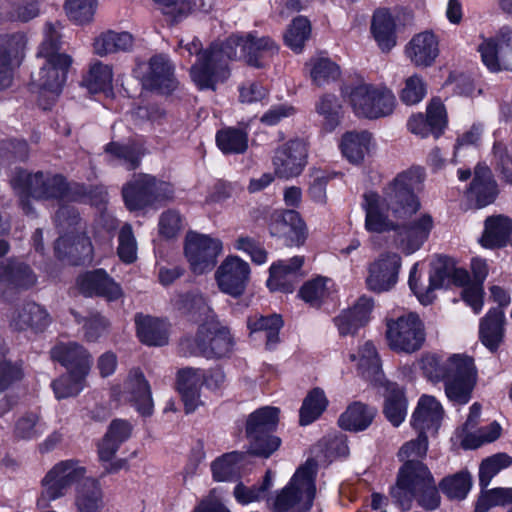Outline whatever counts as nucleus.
Wrapping results in <instances>:
<instances>
[{
	"mask_svg": "<svg viewBox=\"0 0 512 512\" xmlns=\"http://www.w3.org/2000/svg\"><path fill=\"white\" fill-rule=\"evenodd\" d=\"M373 145L372 136L367 131H351L342 136L340 148L343 156L351 163L363 161Z\"/></svg>",
	"mask_w": 512,
	"mask_h": 512,
	"instance_id": "38",
	"label": "nucleus"
},
{
	"mask_svg": "<svg viewBox=\"0 0 512 512\" xmlns=\"http://www.w3.org/2000/svg\"><path fill=\"white\" fill-rule=\"evenodd\" d=\"M135 74L144 87L160 93H169L177 85L173 76V67L164 55H155L147 63L138 64Z\"/></svg>",
	"mask_w": 512,
	"mask_h": 512,
	"instance_id": "19",
	"label": "nucleus"
},
{
	"mask_svg": "<svg viewBox=\"0 0 512 512\" xmlns=\"http://www.w3.org/2000/svg\"><path fill=\"white\" fill-rule=\"evenodd\" d=\"M106 152L119 160L127 169H134L138 166L141 152L135 145H120L110 143L106 146Z\"/></svg>",
	"mask_w": 512,
	"mask_h": 512,
	"instance_id": "62",
	"label": "nucleus"
},
{
	"mask_svg": "<svg viewBox=\"0 0 512 512\" xmlns=\"http://www.w3.org/2000/svg\"><path fill=\"white\" fill-rule=\"evenodd\" d=\"M433 219L423 214L398 234L397 245L407 255L416 252L428 239Z\"/></svg>",
	"mask_w": 512,
	"mask_h": 512,
	"instance_id": "31",
	"label": "nucleus"
},
{
	"mask_svg": "<svg viewBox=\"0 0 512 512\" xmlns=\"http://www.w3.org/2000/svg\"><path fill=\"white\" fill-rule=\"evenodd\" d=\"M244 462L243 454L230 452L216 459L212 465L213 477L217 481H227L238 474Z\"/></svg>",
	"mask_w": 512,
	"mask_h": 512,
	"instance_id": "47",
	"label": "nucleus"
},
{
	"mask_svg": "<svg viewBox=\"0 0 512 512\" xmlns=\"http://www.w3.org/2000/svg\"><path fill=\"white\" fill-rule=\"evenodd\" d=\"M511 464L512 458L505 453H498L484 459L479 469V482L481 487H487L495 475Z\"/></svg>",
	"mask_w": 512,
	"mask_h": 512,
	"instance_id": "56",
	"label": "nucleus"
},
{
	"mask_svg": "<svg viewBox=\"0 0 512 512\" xmlns=\"http://www.w3.org/2000/svg\"><path fill=\"white\" fill-rule=\"evenodd\" d=\"M425 340V324L417 313L404 312L385 319V341L393 352L413 354L423 347Z\"/></svg>",
	"mask_w": 512,
	"mask_h": 512,
	"instance_id": "9",
	"label": "nucleus"
},
{
	"mask_svg": "<svg viewBox=\"0 0 512 512\" xmlns=\"http://www.w3.org/2000/svg\"><path fill=\"white\" fill-rule=\"evenodd\" d=\"M113 72L109 65L95 63L91 66L84 82L92 93L107 92L112 87Z\"/></svg>",
	"mask_w": 512,
	"mask_h": 512,
	"instance_id": "51",
	"label": "nucleus"
},
{
	"mask_svg": "<svg viewBox=\"0 0 512 512\" xmlns=\"http://www.w3.org/2000/svg\"><path fill=\"white\" fill-rule=\"evenodd\" d=\"M353 112L368 119L390 115L396 105L393 92L381 84H372L362 78L347 83L342 90Z\"/></svg>",
	"mask_w": 512,
	"mask_h": 512,
	"instance_id": "6",
	"label": "nucleus"
},
{
	"mask_svg": "<svg viewBox=\"0 0 512 512\" xmlns=\"http://www.w3.org/2000/svg\"><path fill=\"white\" fill-rule=\"evenodd\" d=\"M75 505L79 512H100L103 507V493L96 480L85 479L77 488Z\"/></svg>",
	"mask_w": 512,
	"mask_h": 512,
	"instance_id": "42",
	"label": "nucleus"
},
{
	"mask_svg": "<svg viewBox=\"0 0 512 512\" xmlns=\"http://www.w3.org/2000/svg\"><path fill=\"white\" fill-rule=\"evenodd\" d=\"M421 168L405 170L383 188L382 195L369 191L363 195L365 229L371 233H383L396 228L395 220H404L415 214L420 203L414 193L421 183Z\"/></svg>",
	"mask_w": 512,
	"mask_h": 512,
	"instance_id": "1",
	"label": "nucleus"
},
{
	"mask_svg": "<svg viewBox=\"0 0 512 512\" xmlns=\"http://www.w3.org/2000/svg\"><path fill=\"white\" fill-rule=\"evenodd\" d=\"M60 26L47 23L44 39L39 46L37 56L44 59L39 72L32 78V90L38 94L39 105L48 109L62 92L72 59L65 53H59Z\"/></svg>",
	"mask_w": 512,
	"mask_h": 512,
	"instance_id": "3",
	"label": "nucleus"
},
{
	"mask_svg": "<svg viewBox=\"0 0 512 512\" xmlns=\"http://www.w3.org/2000/svg\"><path fill=\"white\" fill-rule=\"evenodd\" d=\"M341 104L335 95H323L316 103L317 114L322 118L321 124L325 131H333L340 123Z\"/></svg>",
	"mask_w": 512,
	"mask_h": 512,
	"instance_id": "44",
	"label": "nucleus"
},
{
	"mask_svg": "<svg viewBox=\"0 0 512 512\" xmlns=\"http://www.w3.org/2000/svg\"><path fill=\"white\" fill-rule=\"evenodd\" d=\"M511 233V219L502 215L491 216L485 220L484 231L479 241L484 248H501L508 244Z\"/></svg>",
	"mask_w": 512,
	"mask_h": 512,
	"instance_id": "33",
	"label": "nucleus"
},
{
	"mask_svg": "<svg viewBox=\"0 0 512 512\" xmlns=\"http://www.w3.org/2000/svg\"><path fill=\"white\" fill-rule=\"evenodd\" d=\"M137 335L141 342L150 346H162L168 341L167 324L150 316L138 315L135 319Z\"/></svg>",
	"mask_w": 512,
	"mask_h": 512,
	"instance_id": "40",
	"label": "nucleus"
},
{
	"mask_svg": "<svg viewBox=\"0 0 512 512\" xmlns=\"http://www.w3.org/2000/svg\"><path fill=\"white\" fill-rule=\"evenodd\" d=\"M439 42L438 35L433 31L419 32L406 45L405 54L416 67H429L439 56Z\"/></svg>",
	"mask_w": 512,
	"mask_h": 512,
	"instance_id": "24",
	"label": "nucleus"
},
{
	"mask_svg": "<svg viewBox=\"0 0 512 512\" xmlns=\"http://www.w3.org/2000/svg\"><path fill=\"white\" fill-rule=\"evenodd\" d=\"M471 476L466 471L445 477L439 484L441 491L451 500H463L471 488Z\"/></svg>",
	"mask_w": 512,
	"mask_h": 512,
	"instance_id": "48",
	"label": "nucleus"
},
{
	"mask_svg": "<svg viewBox=\"0 0 512 512\" xmlns=\"http://www.w3.org/2000/svg\"><path fill=\"white\" fill-rule=\"evenodd\" d=\"M55 250L60 257H69L73 264H90L94 259L91 241L84 234H75L74 228L57 239Z\"/></svg>",
	"mask_w": 512,
	"mask_h": 512,
	"instance_id": "26",
	"label": "nucleus"
},
{
	"mask_svg": "<svg viewBox=\"0 0 512 512\" xmlns=\"http://www.w3.org/2000/svg\"><path fill=\"white\" fill-rule=\"evenodd\" d=\"M348 359L355 364L358 372L371 382L381 380V363L373 343L367 341L359 346L356 353H349Z\"/></svg>",
	"mask_w": 512,
	"mask_h": 512,
	"instance_id": "32",
	"label": "nucleus"
},
{
	"mask_svg": "<svg viewBox=\"0 0 512 512\" xmlns=\"http://www.w3.org/2000/svg\"><path fill=\"white\" fill-rule=\"evenodd\" d=\"M134 37L126 31H105L98 35L93 42V51L98 56H107L117 52H126L132 49Z\"/></svg>",
	"mask_w": 512,
	"mask_h": 512,
	"instance_id": "37",
	"label": "nucleus"
},
{
	"mask_svg": "<svg viewBox=\"0 0 512 512\" xmlns=\"http://www.w3.org/2000/svg\"><path fill=\"white\" fill-rule=\"evenodd\" d=\"M375 410L360 402H355L339 417L341 428L350 431H361L366 429L373 421Z\"/></svg>",
	"mask_w": 512,
	"mask_h": 512,
	"instance_id": "41",
	"label": "nucleus"
},
{
	"mask_svg": "<svg viewBox=\"0 0 512 512\" xmlns=\"http://www.w3.org/2000/svg\"><path fill=\"white\" fill-rule=\"evenodd\" d=\"M36 282L30 268L22 263L0 264V294L8 289H26Z\"/></svg>",
	"mask_w": 512,
	"mask_h": 512,
	"instance_id": "36",
	"label": "nucleus"
},
{
	"mask_svg": "<svg viewBox=\"0 0 512 512\" xmlns=\"http://www.w3.org/2000/svg\"><path fill=\"white\" fill-rule=\"evenodd\" d=\"M86 469L76 460L56 463L41 480L42 490L37 498V507L44 509L50 503L65 496L68 490L85 477Z\"/></svg>",
	"mask_w": 512,
	"mask_h": 512,
	"instance_id": "12",
	"label": "nucleus"
},
{
	"mask_svg": "<svg viewBox=\"0 0 512 512\" xmlns=\"http://www.w3.org/2000/svg\"><path fill=\"white\" fill-rule=\"evenodd\" d=\"M426 95V84L418 75L408 77L399 93V97L406 105H415Z\"/></svg>",
	"mask_w": 512,
	"mask_h": 512,
	"instance_id": "61",
	"label": "nucleus"
},
{
	"mask_svg": "<svg viewBox=\"0 0 512 512\" xmlns=\"http://www.w3.org/2000/svg\"><path fill=\"white\" fill-rule=\"evenodd\" d=\"M132 431L131 424L126 420L115 419L109 425L108 431L98 446L99 458L105 465L107 472H115L121 469L125 462L118 460L111 462L120 445L126 441Z\"/></svg>",
	"mask_w": 512,
	"mask_h": 512,
	"instance_id": "23",
	"label": "nucleus"
},
{
	"mask_svg": "<svg viewBox=\"0 0 512 512\" xmlns=\"http://www.w3.org/2000/svg\"><path fill=\"white\" fill-rule=\"evenodd\" d=\"M372 35L382 51H389L396 44L395 21L386 9L375 12L372 24Z\"/></svg>",
	"mask_w": 512,
	"mask_h": 512,
	"instance_id": "39",
	"label": "nucleus"
},
{
	"mask_svg": "<svg viewBox=\"0 0 512 512\" xmlns=\"http://www.w3.org/2000/svg\"><path fill=\"white\" fill-rule=\"evenodd\" d=\"M308 149L303 140L293 139L280 145L274 151L272 165L280 178L298 176L307 163Z\"/></svg>",
	"mask_w": 512,
	"mask_h": 512,
	"instance_id": "21",
	"label": "nucleus"
},
{
	"mask_svg": "<svg viewBox=\"0 0 512 512\" xmlns=\"http://www.w3.org/2000/svg\"><path fill=\"white\" fill-rule=\"evenodd\" d=\"M87 375L70 373L52 382V388L58 399L72 397L80 393L85 386Z\"/></svg>",
	"mask_w": 512,
	"mask_h": 512,
	"instance_id": "57",
	"label": "nucleus"
},
{
	"mask_svg": "<svg viewBox=\"0 0 512 512\" xmlns=\"http://www.w3.org/2000/svg\"><path fill=\"white\" fill-rule=\"evenodd\" d=\"M327 399L320 389L312 390L304 399L300 409V424L308 425L315 421L326 409Z\"/></svg>",
	"mask_w": 512,
	"mask_h": 512,
	"instance_id": "53",
	"label": "nucleus"
},
{
	"mask_svg": "<svg viewBox=\"0 0 512 512\" xmlns=\"http://www.w3.org/2000/svg\"><path fill=\"white\" fill-rule=\"evenodd\" d=\"M39 14L38 0H19L10 5L5 18L10 21L28 22Z\"/></svg>",
	"mask_w": 512,
	"mask_h": 512,
	"instance_id": "60",
	"label": "nucleus"
},
{
	"mask_svg": "<svg viewBox=\"0 0 512 512\" xmlns=\"http://www.w3.org/2000/svg\"><path fill=\"white\" fill-rule=\"evenodd\" d=\"M251 278V267L237 255H228L215 271V280L222 293L237 298L244 294Z\"/></svg>",
	"mask_w": 512,
	"mask_h": 512,
	"instance_id": "15",
	"label": "nucleus"
},
{
	"mask_svg": "<svg viewBox=\"0 0 512 512\" xmlns=\"http://www.w3.org/2000/svg\"><path fill=\"white\" fill-rule=\"evenodd\" d=\"M223 251V243L218 238L190 232L185 240V257L195 274L211 271Z\"/></svg>",
	"mask_w": 512,
	"mask_h": 512,
	"instance_id": "14",
	"label": "nucleus"
},
{
	"mask_svg": "<svg viewBox=\"0 0 512 512\" xmlns=\"http://www.w3.org/2000/svg\"><path fill=\"white\" fill-rule=\"evenodd\" d=\"M273 475L267 471L262 484L259 486L247 487L242 483L234 488V497L238 503L246 505L265 499L269 489L272 487Z\"/></svg>",
	"mask_w": 512,
	"mask_h": 512,
	"instance_id": "52",
	"label": "nucleus"
},
{
	"mask_svg": "<svg viewBox=\"0 0 512 512\" xmlns=\"http://www.w3.org/2000/svg\"><path fill=\"white\" fill-rule=\"evenodd\" d=\"M483 64L492 72L512 70V28L503 27L478 46Z\"/></svg>",
	"mask_w": 512,
	"mask_h": 512,
	"instance_id": "16",
	"label": "nucleus"
},
{
	"mask_svg": "<svg viewBox=\"0 0 512 512\" xmlns=\"http://www.w3.org/2000/svg\"><path fill=\"white\" fill-rule=\"evenodd\" d=\"M311 65V77L318 86L335 81L340 76L339 66L328 58H317Z\"/></svg>",
	"mask_w": 512,
	"mask_h": 512,
	"instance_id": "58",
	"label": "nucleus"
},
{
	"mask_svg": "<svg viewBox=\"0 0 512 512\" xmlns=\"http://www.w3.org/2000/svg\"><path fill=\"white\" fill-rule=\"evenodd\" d=\"M469 197L476 201L479 208L492 203L497 195V185L486 165L475 168L474 178L468 191Z\"/></svg>",
	"mask_w": 512,
	"mask_h": 512,
	"instance_id": "34",
	"label": "nucleus"
},
{
	"mask_svg": "<svg viewBox=\"0 0 512 512\" xmlns=\"http://www.w3.org/2000/svg\"><path fill=\"white\" fill-rule=\"evenodd\" d=\"M247 325L251 333L264 332L267 339L266 344L271 348L278 342V332L283 322L279 315L267 317L254 315L248 318Z\"/></svg>",
	"mask_w": 512,
	"mask_h": 512,
	"instance_id": "46",
	"label": "nucleus"
},
{
	"mask_svg": "<svg viewBox=\"0 0 512 512\" xmlns=\"http://www.w3.org/2000/svg\"><path fill=\"white\" fill-rule=\"evenodd\" d=\"M333 286L334 284L331 279L318 276L307 281L301 287L299 296L310 306L318 307L330 297Z\"/></svg>",
	"mask_w": 512,
	"mask_h": 512,
	"instance_id": "43",
	"label": "nucleus"
},
{
	"mask_svg": "<svg viewBox=\"0 0 512 512\" xmlns=\"http://www.w3.org/2000/svg\"><path fill=\"white\" fill-rule=\"evenodd\" d=\"M195 343L197 351L206 358L225 357L233 347L229 329L214 321L200 327Z\"/></svg>",
	"mask_w": 512,
	"mask_h": 512,
	"instance_id": "22",
	"label": "nucleus"
},
{
	"mask_svg": "<svg viewBox=\"0 0 512 512\" xmlns=\"http://www.w3.org/2000/svg\"><path fill=\"white\" fill-rule=\"evenodd\" d=\"M97 0H65L64 10L70 21L84 25L92 21Z\"/></svg>",
	"mask_w": 512,
	"mask_h": 512,
	"instance_id": "54",
	"label": "nucleus"
},
{
	"mask_svg": "<svg viewBox=\"0 0 512 512\" xmlns=\"http://www.w3.org/2000/svg\"><path fill=\"white\" fill-rule=\"evenodd\" d=\"M278 50V45L268 36L259 37L255 32L232 35L223 42L222 47L212 50V60L218 61L215 69L209 72V65L203 62L207 59L204 55L202 62L192 68L191 79L200 90H215L218 84L225 82L230 76L229 61L243 59L248 65L260 68Z\"/></svg>",
	"mask_w": 512,
	"mask_h": 512,
	"instance_id": "2",
	"label": "nucleus"
},
{
	"mask_svg": "<svg viewBox=\"0 0 512 512\" xmlns=\"http://www.w3.org/2000/svg\"><path fill=\"white\" fill-rule=\"evenodd\" d=\"M422 368L432 381H443L448 399L457 404H466L477 382L474 359L465 354H453L444 362L436 355H427Z\"/></svg>",
	"mask_w": 512,
	"mask_h": 512,
	"instance_id": "4",
	"label": "nucleus"
},
{
	"mask_svg": "<svg viewBox=\"0 0 512 512\" xmlns=\"http://www.w3.org/2000/svg\"><path fill=\"white\" fill-rule=\"evenodd\" d=\"M204 372L200 369L184 368L177 375V391L185 406L186 413H191L201 404L200 388L204 384Z\"/></svg>",
	"mask_w": 512,
	"mask_h": 512,
	"instance_id": "30",
	"label": "nucleus"
},
{
	"mask_svg": "<svg viewBox=\"0 0 512 512\" xmlns=\"http://www.w3.org/2000/svg\"><path fill=\"white\" fill-rule=\"evenodd\" d=\"M384 414L393 426H399L407 415V400L397 387H392L386 397Z\"/></svg>",
	"mask_w": 512,
	"mask_h": 512,
	"instance_id": "49",
	"label": "nucleus"
},
{
	"mask_svg": "<svg viewBox=\"0 0 512 512\" xmlns=\"http://www.w3.org/2000/svg\"><path fill=\"white\" fill-rule=\"evenodd\" d=\"M311 34V25L307 18H294L284 33V43L296 53H300Z\"/></svg>",
	"mask_w": 512,
	"mask_h": 512,
	"instance_id": "45",
	"label": "nucleus"
},
{
	"mask_svg": "<svg viewBox=\"0 0 512 512\" xmlns=\"http://www.w3.org/2000/svg\"><path fill=\"white\" fill-rule=\"evenodd\" d=\"M52 358L60 362L68 372L88 375L91 368V356L77 343H61L51 351Z\"/></svg>",
	"mask_w": 512,
	"mask_h": 512,
	"instance_id": "29",
	"label": "nucleus"
},
{
	"mask_svg": "<svg viewBox=\"0 0 512 512\" xmlns=\"http://www.w3.org/2000/svg\"><path fill=\"white\" fill-rule=\"evenodd\" d=\"M317 464L309 459L294 473L289 483L267 500L274 512H307L313 504L316 493L315 477Z\"/></svg>",
	"mask_w": 512,
	"mask_h": 512,
	"instance_id": "7",
	"label": "nucleus"
},
{
	"mask_svg": "<svg viewBox=\"0 0 512 512\" xmlns=\"http://www.w3.org/2000/svg\"><path fill=\"white\" fill-rule=\"evenodd\" d=\"M279 410L263 407L250 414L246 434L252 454L268 458L280 446V439L270 434L278 423Z\"/></svg>",
	"mask_w": 512,
	"mask_h": 512,
	"instance_id": "13",
	"label": "nucleus"
},
{
	"mask_svg": "<svg viewBox=\"0 0 512 512\" xmlns=\"http://www.w3.org/2000/svg\"><path fill=\"white\" fill-rule=\"evenodd\" d=\"M27 45L22 32L0 37V91L12 86L16 69L22 63Z\"/></svg>",
	"mask_w": 512,
	"mask_h": 512,
	"instance_id": "18",
	"label": "nucleus"
},
{
	"mask_svg": "<svg viewBox=\"0 0 512 512\" xmlns=\"http://www.w3.org/2000/svg\"><path fill=\"white\" fill-rule=\"evenodd\" d=\"M510 504L512 505V488H494L481 494L475 512H487L493 506ZM509 512H512V508Z\"/></svg>",
	"mask_w": 512,
	"mask_h": 512,
	"instance_id": "59",
	"label": "nucleus"
},
{
	"mask_svg": "<svg viewBox=\"0 0 512 512\" xmlns=\"http://www.w3.org/2000/svg\"><path fill=\"white\" fill-rule=\"evenodd\" d=\"M233 248L236 251L245 253L249 256L252 263L263 265L268 261V252L265 247L254 237L246 234H240L233 242Z\"/></svg>",
	"mask_w": 512,
	"mask_h": 512,
	"instance_id": "55",
	"label": "nucleus"
},
{
	"mask_svg": "<svg viewBox=\"0 0 512 512\" xmlns=\"http://www.w3.org/2000/svg\"><path fill=\"white\" fill-rule=\"evenodd\" d=\"M302 265L303 257L300 256L272 263L266 282L267 287L271 291L292 292L298 281V274Z\"/></svg>",
	"mask_w": 512,
	"mask_h": 512,
	"instance_id": "25",
	"label": "nucleus"
},
{
	"mask_svg": "<svg viewBox=\"0 0 512 512\" xmlns=\"http://www.w3.org/2000/svg\"><path fill=\"white\" fill-rule=\"evenodd\" d=\"M77 285L80 292L87 296H102L111 301L122 295L119 285L102 269L81 275Z\"/></svg>",
	"mask_w": 512,
	"mask_h": 512,
	"instance_id": "28",
	"label": "nucleus"
},
{
	"mask_svg": "<svg viewBox=\"0 0 512 512\" xmlns=\"http://www.w3.org/2000/svg\"><path fill=\"white\" fill-rule=\"evenodd\" d=\"M427 121L432 134L439 137L447 125V114L442 101L438 98L432 99L427 105Z\"/></svg>",
	"mask_w": 512,
	"mask_h": 512,
	"instance_id": "64",
	"label": "nucleus"
},
{
	"mask_svg": "<svg viewBox=\"0 0 512 512\" xmlns=\"http://www.w3.org/2000/svg\"><path fill=\"white\" fill-rule=\"evenodd\" d=\"M113 395L119 401L133 405L143 416H150L153 412L150 386L139 370H131L123 385L113 388Z\"/></svg>",
	"mask_w": 512,
	"mask_h": 512,
	"instance_id": "20",
	"label": "nucleus"
},
{
	"mask_svg": "<svg viewBox=\"0 0 512 512\" xmlns=\"http://www.w3.org/2000/svg\"><path fill=\"white\" fill-rule=\"evenodd\" d=\"M443 418V408L433 396L423 395L418 401L411 418L412 427L425 434L434 435Z\"/></svg>",
	"mask_w": 512,
	"mask_h": 512,
	"instance_id": "27",
	"label": "nucleus"
},
{
	"mask_svg": "<svg viewBox=\"0 0 512 512\" xmlns=\"http://www.w3.org/2000/svg\"><path fill=\"white\" fill-rule=\"evenodd\" d=\"M391 496L403 510L410 509L413 500L426 510H434L440 505L434 478L420 461L405 462L400 468Z\"/></svg>",
	"mask_w": 512,
	"mask_h": 512,
	"instance_id": "5",
	"label": "nucleus"
},
{
	"mask_svg": "<svg viewBox=\"0 0 512 512\" xmlns=\"http://www.w3.org/2000/svg\"><path fill=\"white\" fill-rule=\"evenodd\" d=\"M501 427L493 422L488 426L479 429L476 433H466L462 438V446L466 449H475L483 443L492 442L500 435Z\"/></svg>",
	"mask_w": 512,
	"mask_h": 512,
	"instance_id": "63",
	"label": "nucleus"
},
{
	"mask_svg": "<svg viewBox=\"0 0 512 512\" xmlns=\"http://www.w3.org/2000/svg\"><path fill=\"white\" fill-rule=\"evenodd\" d=\"M402 261L399 254L383 252L367 267L366 285L376 293L388 292L395 287Z\"/></svg>",
	"mask_w": 512,
	"mask_h": 512,
	"instance_id": "17",
	"label": "nucleus"
},
{
	"mask_svg": "<svg viewBox=\"0 0 512 512\" xmlns=\"http://www.w3.org/2000/svg\"><path fill=\"white\" fill-rule=\"evenodd\" d=\"M11 185L20 198V204L26 214L31 212L29 198L36 200H63L67 193V184L62 176L30 174L24 170L15 171Z\"/></svg>",
	"mask_w": 512,
	"mask_h": 512,
	"instance_id": "8",
	"label": "nucleus"
},
{
	"mask_svg": "<svg viewBox=\"0 0 512 512\" xmlns=\"http://www.w3.org/2000/svg\"><path fill=\"white\" fill-rule=\"evenodd\" d=\"M216 142L223 153H243L248 147V136L241 129L227 128L217 133Z\"/></svg>",
	"mask_w": 512,
	"mask_h": 512,
	"instance_id": "50",
	"label": "nucleus"
},
{
	"mask_svg": "<svg viewBox=\"0 0 512 512\" xmlns=\"http://www.w3.org/2000/svg\"><path fill=\"white\" fill-rule=\"evenodd\" d=\"M420 263H415L409 274V287L418 300L424 304H430L433 300V292L450 285L463 286L469 281V274L465 269L458 268L454 262L447 258H438L431 263L428 286H418V268Z\"/></svg>",
	"mask_w": 512,
	"mask_h": 512,
	"instance_id": "10",
	"label": "nucleus"
},
{
	"mask_svg": "<svg viewBox=\"0 0 512 512\" xmlns=\"http://www.w3.org/2000/svg\"><path fill=\"white\" fill-rule=\"evenodd\" d=\"M122 194L130 211L142 210L148 206L172 200V184L149 174H135L124 185Z\"/></svg>",
	"mask_w": 512,
	"mask_h": 512,
	"instance_id": "11",
	"label": "nucleus"
},
{
	"mask_svg": "<svg viewBox=\"0 0 512 512\" xmlns=\"http://www.w3.org/2000/svg\"><path fill=\"white\" fill-rule=\"evenodd\" d=\"M504 312L500 308L490 309L480 323V339L490 351H496L504 336Z\"/></svg>",
	"mask_w": 512,
	"mask_h": 512,
	"instance_id": "35",
	"label": "nucleus"
}]
</instances>
